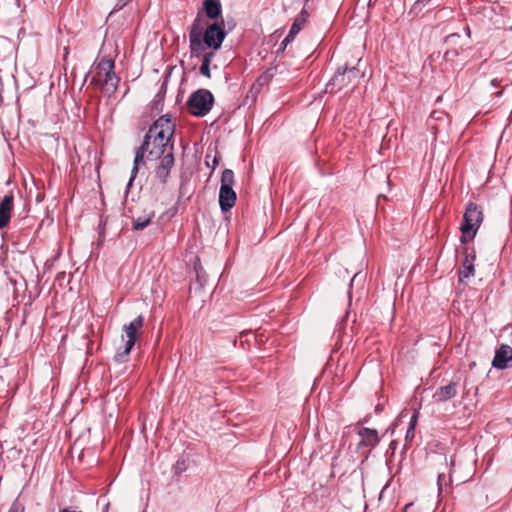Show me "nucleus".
Returning a JSON list of instances; mask_svg holds the SVG:
<instances>
[{"label": "nucleus", "mask_w": 512, "mask_h": 512, "mask_svg": "<svg viewBox=\"0 0 512 512\" xmlns=\"http://www.w3.org/2000/svg\"><path fill=\"white\" fill-rule=\"evenodd\" d=\"M175 132V123L169 115H163L158 118L147 131L142 145L137 149L134 158V165L127 183L129 189L139 171V166L144 158L153 161L157 160L165 153L173 151V145L170 141Z\"/></svg>", "instance_id": "1"}, {"label": "nucleus", "mask_w": 512, "mask_h": 512, "mask_svg": "<svg viewBox=\"0 0 512 512\" xmlns=\"http://www.w3.org/2000/svg\"><path fill=\"white\" fill-rule=\"evenodd\" d=\"M226 33L221 24L213 23L210 24L204 34H202L201 28V20L199 16L193 21L190 33H189V43L190 49L193 53H197L202 49L203 44L214 50H218L224 39Z\"/></svg>", "instance_id": "2"}, {"label": "nucleus", "mask_w": 512, "mask_h": 512, "mask_svg": "<svg viewBox=\"0 0 512 512\" xmlns=\"http://www.w3.org/2000/svg\"><path fill=\"white\" fill-rule=\"evenodd\" d=\"M113 69V60L102 59L93 70L90 78V83L101 87L102 92L107 96L115 93L119 83V78Z\"/></svg>", "instance_id": "3"}, {"label": "nucleus", "mask_w": 512, "mask_h": 512, "mask_svg": "<svg viewBox=\"0 0 512 512\" xmlns=\"http://www.w3.org/2000/svg\"><path fill=\"white\" fill-rule=\"evenodd\" d=\"M363 76L364 73L360 71L359 67L338 69L326 84L325 91L327 93H336L348 86L355 87Z\"/></svg>", "instance_id": "4"}, {"label": "nucleus", "mask_w": 512, "mask_h": 512, "mask_svg": "<svg viewBox=\"0 0 512 512\" xmlns=\"http://www.w3.org/2000/svg\"><path fill=\"white\" fill-rule=\"evenodd\" d=\"M234 182V172L231 169L223 170L219 189V206L222 212H228L235 205L237 195L233 189Z\"/></svg>", "instance_id": "5"}, {"label": "nucleus", "mask_w": 512, "mask_h": 512, "mask_svg": "<svg viewBox=\"0 0 512 512\" xmlns=\"http://www.w3.org/2000/svg\"><path fill=\"white\" fill-rule=\"evenodd\" d=\"M213 102L214 97L209 90L199 89L190 95L187 104L192 115L203 117L210 112Z\"/></svg>", "instance_id": "6"}, {"label": "nucleus", "mask_w": 512, "mask_h": 512, "mask_svg": "<svg viewBox=\"0 0 512 512\" xmlns=\"http://www.w3.org/2000/svg\"><path fill=\"white\" fill-rule=\"evenodd\" d=\"M482 219L483 214L481 209L476 204L470 203L466 208L463 216V224L461 225L463 235L473 237Z\"/></svg>", "instance_id": "7"}, {"label": "nucleus", "mask_w": 512, "mask_h": 512, "mask_svg": "<svg viewBox=\"0 0 512 512\" xmlns=\"http://www.w3.org/2000/svg\"><path fill=\"white\" fill-rule=\"evenodd\" d=\"M144 324L143 316L139 315L134 320H132L128 325L124 326V331L126 333L127 340L125 342V348L122 353L118 354L119 358L127 356L136 342V335L142 329Z\"/></svg>", "instance_id": "8"}, {"label": "nucleus", "mask_w": 512, "mask_h": 512, "mask_svg": "<svg viewBox=\"0 0 512 512\" xmlns=\"http://www.w3.org/2000/svg\"><path fill=\"white\" fill-rule=\"evenodd\" d=\"M459 382L452 380L435 390L432 398L437 403L447 402L458 394Z\"/></svg>", "instance_id": "9"}, {"label": "nucleus", "mask_w": 512, "mask_h": 512, "mask_svg": "<svg viewBox=\"0 0 512 512\" xmlns=\"http://www.w3.org/2000/svg\"><path fill=\"white\" fill-rule=\"evenodd\" d=\"M158 165L155 168V176L161 183H166L167 178L170 175V171L174 166V155L173 151H169V153H165L164 156L158 158Z\"/></svg>", "instance_id": "10"}, {"label": "nucleus", "mask_w": 512, "mask_h": 512, "mask_svg": "<svg viewBox=\"0 0 512 512\" xmlns=\"http://www.w3.org/2000/svg\"><path fill=\"white\" fill-rule=\"evenodd\" d=\"M307 17L308 13L305 10H302L301 13L296 17L287 36L281 42V47L283 49H285L287 45L294 40L295 36L302 30Z\"/></svg>", "instance_id": "11"}, {"label": "nucleus", "mask_w": 512, "mask_h": 512, "mask_svg": "<svg viewBox=\"0 0 512 512\" xmlns=\"http://www.w3.org/2000/svg\"><path fill=\"white\" fill-rule=\"evenodd\" d=\"M512 360V348L507 344H502L496 350L492 365L496 369H505L508 367V362Z\"/></svg>", "instance_id": "12"}, {"label": "nucleus", "mask_w": 512, "mask_h": 512, "mask_svg": "<svg viewBox=\"0 0 512 512\" xmlns=\"http://www.w3.org/2000/svg\"><path fill=\"white\" fill-rule=\"evenodd\" d=\"M358 435L361 438L358 447L374 448L380 442L378 432L375 429L362 427L361 429H359Z\"/></svg>", "instance_id": "13"}, {"label": "nucleus", "mask_w": 512, "mask_h": 512, "mask_svg": "<svg viewBox=\"0 0 512 512\" xmlns=\"http://www.w3.org/2000/svg\"><path fill=\"white\" fill-rule=\"evenodd\" d=\"M13 201V195L7 194L0 202V230L5 228L10 221Z\"/></svg>", "instance_id": "14"}, {"label": "nucleus", "mask_w": 512, "mask_h": 512, "mask_svg": "<svg viewBox=\"0 0 512 512\" xmlns=\"http://www.w3.org/2000/svg\"><path fill=\"white\" fill-rule=\"evenodd\" d=\"M205 14L210 19H216L220 16L222 7L220 0H204Z\"/></svg>", "instance_id": "15"}, {"label": "nucleus", "mask_w": 512, "mask_h": 512, "mask_svg": "<svg viewBox=\"0 0 512 512\" xmlns=\"http://www.w3.org/2000/svg\"><path fill=\"white\" fill-rule=\"evenodd\" d=\"M474 274V266L471 260H469L467 257L465 258L463 262V267L459 271V280L463 281L464 279H467Z\"/></svg>", "instance_id": "16"}, {"label": "nucleus", "mask_w": 512, "mask_h": 512, "mask_svg": "<svg viewBox=\"0 0 512 512\" xmlns=\"http://www.w3.org/2000/svg\"><path fill=\"white\" fill-rule=\"evenodd\" d=\"M151 218H152V215L138 217L133 222V228L135 230L145 229L148 226V224L150 223Z\"/></svg>", "instance_id": "17"}, {"label": "nucleus", "mask_w": 512, "mask_h": 512, "mask_svg": "<svg viewBox=\"0 0 512 512\" xmlns=\"http://www.w3.org/2000/svg\"><path fill=\"white\" fill-rule=\"evenodd\" d=\"M275 74L276 67L269 68L259 76L257 81L260 85L268 84Z\"/></svg>", "instance_id": "18"}, {"label": "nucleus", "mask_w": 512, "mask_h": 512, "mask_svg": "<svg viewBox=\"0 0 512 512\" xmlns=\"http://www.w3.org/2000/svg\"><path fill=\"white\" fill-rule=\"evenodd\" d=\"M450 478H451L450 475H449L448 479H446V476L444 473L438 474L437 485H438L439 494H442L447 489L448 483L450 482Z\"/></svg>", "instance_id": "19"}, {"label": "nucleus", "mask_w": 512, "mask_h": 512, "mask_svg": "<svg viewBox=\"0 0 512 512\" xmlns=\"http://www.w3.org/2000/svg\"><path fill=\"white\" fill-rule=\"evenodd\" d=\"M24 506L18 500H15L9 508L8 512H24Z\"/></svg>", "instance_id": "20"}, {"label": "nucleus", "mask_w": 512, "mask_h": 512, "mask_svg": "<svg viewBox=\"0 0 512 512\" xmlns=\"http://www.w3.org/2000/svg\"><path fill=\"white\" fill-rule=\"evenodd\" d=\"M200 74L210 78L211 77V71H210V64L202 62L200 66Z\"/></svg>", "instance_id": "21"}, {"label": "nucleus", "mask_w": 512, "mask_h": 512, "mask_svg": "<svg viewBox=\"0 0 512 512\" xmlns=\"http://www.w3.org/2000/svg\"><path fill=\"white\" fill-rule=\"evenodd\" d=\"M214 55H215L214 52L205 53L203 56L202 62L211 64V61L213 60Z\"/></svg>", "instance_id": "22"}, {"label": "nucleus", "mask_w": 512, "mask_h": 512, "mask_svg": "<svg viewBox=\"0 0 512 512\" xmlns=\"http://www.w3.org/2000/svg\"><path fill=\"white\" fill-rule=\"evenodd\" d=\"M417 417H418L417 412H415L410 419V423H409L410 430H415V427L417 424Z\"/></svg>", "instance_id": "23"}, {"label": "nucleus", "mask_w": 512, "mask_h": 512, "mask_svg": "<svg viewBox=\"0 0 512 512\" xmlns=\"http://www.w3.org/2000/svg\"><path fill=\"white\" fill-rule=\"evenodd\" d=\"M175 469L177 472H182L184 471V463L183 462H180V461H177L176 463V466H175Z\"/></svg>", "instance_id": "24"}, {"label": "nucleus", "mask_w": 512, "mask_h": 512, "mask_svg": "<svg viewBox=\"0 0 512 512\" xmlns=\"http://www.w3.org/2000/svg\"><path fill=\"white\" fill-rule=\"evenodd\" d=\"M415 430H410V426L406 431V440L414 437Z\"/></svg>", "instance_id": "25"}, {"label": "nucleus", "mask_w": 512, "mask_h": 512, "mask_svg": "<svg viewBox=\"0 0 512 512\" xmlns=\"http://www.w3.org/2000/svg\"><path fill=\"white\" fill-rule=\"evenodd\" d=\"M431 0H418L416 4L426 6Z\"/></svg>", "instance_id": "26"}, {"label": "nucleus", "mask_w": 512, "mask_h": 512, "mask_svg": "<svg viewBox=\"0 0 512 512\" xmlns=\"http://www.w3.org/2000/svg\"><path fill=\"white\" fill-rule=\"evenodd\" d=\"M108 508H109V503H107V504L105 505L103 512H108Z\"/></svg>", "instance_id": "27"}, {"label": "nucleus", "mask_w": 512, "mask_h": 512, "mask_svg": "<svg viewBox=\"0 0 512 512\" xmlns=\"http://www.w3.org/2000/svg\"><path fill=\"white\" fill-rule=\"evenodd\" d=\"M412 504H406V506L404 507V512H406V510L411 506Z\"/></svg>", "instance_id": "28"}, {"label": "nucleus", "mask_w": 512, "mask_h": 512, "mask_svg": "<svg viewBox=\"0 0 512 512\" xmlns=\"http://www.w3.org/2000/svg\"><path fill=\"white\" fill-rule=\"evenodd\" d=\"M491 84H492L493 86H496V79H493V80L491 81Z\"/></svg>", "instance_id": "29"}, {"label": "nucleus", "mask_w": 512, "mask_h": 512, "mask_svg": "<svg viewBox=\"0 0 512 512\" xmlns=\"http://www.w3.org/2000/svg\"><path fill=\"white\" fill-rule=\"evenodd\" d=\"M217 162H218L217 158H216V157H214V159H213V164H214V165H216V164H217Z\"/></svg>", "instance_id": "30"}, {"label": "nucleus", "mask_w": 512, "mask_h": 512, "mask_svg": "<svg viewBox=\"0 0 512 512\" xmlns=\"http://www.w3.org/2000/svg\"><path fill=\"white\" fill-rule=\"evenodd\" d=\"M357 275H358V274H355V275L353 276V278H352V280H351V284H352V283H353V281L356 279Z\"/></svg>", "instance_id": "31"}]
</instances>
